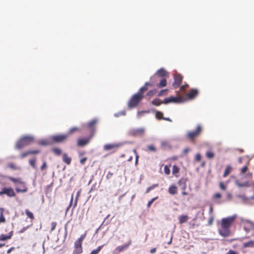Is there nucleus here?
<instances>
[{
  "label": "nucleus",
  "instance_id": "obj_32",
  "mask_svg": "<svg viewBox=\"0 0 254 254\" xmlns=\"http://www.w3.org/2000/svg\"><path fill=\"white\" fill-rule=\"evenodd\" d=\"M163 103L159 99L155 98L152 101V104L155 106H160L161 104Z\"/></svg>",
  "mask_w": 254,
  "mask_h": 254
},
{
  "label": "nucleus",
  "instance_id": "obj_19",
  "mask_svg": "<svg viewBox=\"0 0 254 254\" xmlns=\"http://www.w3.org/2000/svg\"><path fill=\"white\" fill-rule=\"evenodd\" d=\"M63 161L67 165H70L71 162V158L69 157L66 153L63 154Z\"/></svg>",
  "mask_w": 254,
  "mask_h": 254
},
{
  "label": "nucleus",
  "instance_id": "obj_22",
  "mask_svg": "<svg viewBox=\"0 0 254 254\" xmlns=\"http://www.w3.org/2000/svg\"><path fill=\"white\" fill-rule=\"evenodd\" d=\"M52 151L55 155L60 156L62 153V150L59 147H53L52 149Z\"/></svg>",
  "mask_w": 254,
  "mask_h": 254
},
{
  "label": "nucleus",
  "instance_id": "obj_45",
  "mask_svg": "<svg viewBox=\"0 0 254 254\" xmlns=\"http://www.w3.org/2000/svg\"><path fill=\"white\" fill-rule=\"evenodd\" d=\"M79 130V128H77V127H72L69 130V131L68 132V133H67V134H68V136L71 135L72 133H73L74 131H78Z\"/></svg>",
  "mask_w": 254,
  "mask_h": 254
},
{
  "label": "nucleus",
  "instance_id": "obj_56",
  "mask_svg": "<svg viewBox=\"0 0 254 254\" xmlns=\"http://www.w3.org/2000/svg\"><path fill=\"white\" fill-rule=\"evenodd\" d=\"M46 167H47V163L45 161V162H43L42 165L41 166V169L42 170H43L45 169Z\"/></svg>",
  "mask_w": 254,
  "mask_h": 254
},
{
  "label": "nucleus",
  "instance_id": "obj_30",
  "mask_svg": "<svg viewBox=\"0 0 254 254\" xmlns=\"http://www.w3.org/2000/svg\"><path fill=\"white\" fill-rule=\"evenodd\" d=\"M144 132L143 128H138L133 131V133L135 135H142Z\"/></svg>",
  "mask_w": 254,
  "mask_h": 254
},
{
  "label": "nucleus",
  "instance_id": "obj_33",
  "mask_svg": "<svg viewBox=\"0 0 254 254\" xmlns=\"http://www.w3.org/2000/svg\"><path fill=\"white\" fill-rule=\"evenodd\" d=\"M206 157L209 159H212L214 157L215 154L211 151H207L206 152Z\"/></svg>",
  "mask_w": 254,
  "mask_h": 254
},
{
  "label": "nucleus",
  "instance_id": "obj_59",
  "mask_svg": "<svg viewBox=\"0 0 254 254\" xmlns=\"http://www.w3.org/2000/svg\"><path fill=\"white\" fill-rule=\"evenodd\" d=\"M133 152L135 154V159L138 160V158H139V155L137 154V152L136 150L135 149H134L133 150Z\"/></svg>",
  "mask_w": 254,
  "mask_h": 254
},
{
  "label": "nucleus",
  "instance_id": "obj_64",
  "mask_svg": "<svg viewBox=\"0 0 254 254\" xmlns=\"http://www.w3.org/2000/svg\"><path fill=\"white\" fill-rule=\"evenodd\" d=\"M85 152H84V151L79 152L78 153V155L79 157H81V156H83L84 155H85Z\"/></svg>",
  "mask_w": 254,
  "mask_h": 254
},
{
  "label": "nucleus",
  "instance_id": "obj_13",
  "mask_svg": "<svg viewBox=\"0 0 254 254\" xmlns=\"http://www.w3.org/2000/svg\"><path fill=\"white\" fill-rule=\"evenodd\" d=\"M131 244V241L129 240L128 243L126 244H124L122 246H118L115 250L118 253H120L124 252L125 250L128 249L129 246Z\"/></svg>",
  "mask_w": 254,
  "mask_h": 254
},
{
  "label": "nucleus",
  "instance_id": "obj_50",
  "mask_svg": "<svg viewBox=\"0 0 254 254\" xmlns=\"http://www.w3.org/2000/svg\"><path fill=\"white\" fill-rule=\"evenodd\" d=\"M221 197V194L219 192L216 193L214 194V195H213V199H219Z\"/></svg>",
  "mask_w": 254,
  "mask_h": 254
},
{
  "label": "nucleus",
  "instance_id": "obj_63",
  "mask_svg": "<svg viewBox=\"0 0 254 254\" xmlns=\"http://www.w3.org/2000/svg\"><path fill=\"white\" fill-rule=\"evenodd\" d=\"M156 252V248H152L150 250V253L151 254H154L155 253V252Z\"/></svg>",
  "mask_w": 254,
  "mask_h": 254
},
{
  "label": "nucleus",
  "instance_id": "obj_9",
  "mask_svg": "<svg viewBox=\"0 0 254 254\" xmlns=\"http://www.w3.org/2000/svg\"><path fill=\"white\" fill-rule=\"evenodd\" d=\"M6 194L9 197H14L15 193L14 190L11 188H4L0 191V195Z\"/></svg>",
  "mask_w": 254,
  "mask_h": 254
},
{
  "label": "nucleus",
  "instance_id": "obj_5",
  "mask_svg": "<svg viewBox=\"0 0 254 254\" xmlns=\"http://www.w3.org/2000/svg\"><path fill=\"white\" fill-rule=\"evenodd\" d=\"M68 137V134H60L52 135L50 137V139L52 143H61L65 141Z\"/></svg>",
  "mask_w": 254,
  "mask_h": 254
},
{
  "label": "nucleus",
  "instance_id": "obj_2",
  "mask_svg": "<svg viewBox=\"0 0 254 254\" xmlns=\"http://www.w3.org/2000/svg\"><path fill=\"white\" fill-rule=\"evenodd\" d=\"M237 217V215L234 214L222 218L221 222V228L218 230L219 235L224 237L229 236L231 233L230 227L234 224Z\"/></svg>",
  "mask_w": 254,
  "mask_h": 254
},
{
  "label": "nucleus",
  "instance_id": "obj_49",
  "mask_svg": "<svg viewBox=\"0 0 254 254\" xmlns=\"http://www.w3.org/2000/svg\"><path fill=\"white\" fill-rule=\"evenodd\" d=\"M57 225V222H52L51 228V230H50L51 232L53 231L55 229Z\"/></svg>",
  "mask_w": 254,
  "mask_h": 254
},
{
  "label": "nucleus",
  "instance_id": "obj_41",
  "mask_svg": "<svg viewBox=\"0 0 254 254\" xmlns=\"http://www.w3.org/2000/svg\"><path fill=\"white\" fill-rule=\"evenodd\" d=\"M80 193H81V190H78L77 192V193H76V198H75V202H74V207H75L76 206V205H77V201H78V197L80 195Z\"/></svg>",
  "mask_w": 254,
  "mask_h": 254
},
{
  "label": "nucleus",
  "instance_id": "obj_42",
  "mask_svg": "<svg viewBox=\"0 0 254 254\" xmlns=\"http://www.w3.org/2000/svg\"><path fill=\"white\" fill-rule=\"evenodd\" d=\"M126 115V111L124 110V111H120L118 113L115 114L114 116L116 117H119L121 116H125Z\"/></svg>",
  "mask_w": 254,
  "mask_h": 254
},
{
  "label": "nucleus",
  "instance_id": "obj_53",
  "mask_svg": "<svg viewBox=\"0 0 254 254\" xmlns=\"http://www.w3.org/2000/svg\"><path fill=\"white\" fill-rule=\"evenodd\" d=\"M87 160V157H84L80 159V163L81 165H84L85 164V162Z\"/></svg>",
  "mask_w": 254,
  "mask_h": 254
},
{
  "label": "nucleus",
  "instance_id": "obj_38",
  "mask_svg": "<svg viewBox=\"0 0 254 254\" xmlns=\"http://www.w3.org/2000/svg\"><path fill=\"white\" fill-rule=\"evenodd\" d=\"M179 171L180 169L177 166L174 165L173 166L172 172L174 175L176 176V174L179 172Z\"/></svg>",
  "mask_w": 254,
  "mask_h": 254
},
{
  "label": "nucleus",
  "instance_id": "obj_60",
  "mask_svg": "<svg viewBox=\"0 0 254 254\" xmlns=\"http://www.w3.org/2000/svg\"><path fill=\"white\" fill-rule=\"evenodd\" d=\"M246 177L248 178H251L252 177V173L248 172L246 175Z\"/></svg>",
  "mask_w": 254,
  "mask_h": 254
},
{
  "label": "nucleus",
  "instance_id": "obj_43",
  "mask_svg": "<svg viewBox=\"0 0 254 254\" xmlns=\"http://www.w3.org/2000/svg\"><path fill=\"white\" fill-rule=\"evenodd\" d=\"M36 159L34 158L29 160V164L34 168H36Z\"/></svg>",
  "mask_w": 254,
  "mask_h": 254
},
{
  "label": "nucleus",
  "instance_id": "obj_26",
  "mask_svg": "<svg viewBox=\"0 0 254 254\" xmlns=\"http://www.w3.org/2000/svg\"><path fill=\"white\" fill-rule=\"evenodd\" d=\"M243 248H254V241L251 240L248 242L244 243L243 245Z\"/></svg>",
  "mask_w": 254,
  "mask_h": 254
},
{
  "label": "nucleus",
  "instance_id": "obj_6",
  "mask_svg": "<svg viewBox=\"0 0 254 254\" xmlns=\"http://www.w3.org/2000/svg\"><path fill=\"white\" fill-rule=\"evenodd\" d=\"M202 131V127L200 125H198L194 131H189L187 134V137L191 141L198 137Z\"/></svg>",
  "mask_w": 254,
  "mask_h": 254
},
{
  "label": "nucleus",
  "instance_id": "obj_27",
  "mask_svg": "<svg viewBox=\"0 0 254 254\" xmlns=\"http://www.w3.org/2000/svg\"><path fill=\"white\" fill-rule=\"evenodd\" d=\"M166 85H167V80L164 78H162L160 80V82L157 84V86L158 88H162V87L166 86Z\"/></svg>",
  "mask_w": 254,
  "mask_h": 254
},
{
  "label": "nucleus",
  "instance_id": "obj_29",
  "mask_svg": "<svg viewBox=\"0 0 254 254\" xmlns=\"http://www.w3.org/2000/svg\"><path fill=\"white\" fill-rule=\"evenodd\" d=\"M161 145L163 149L171 148V146L167 141H163L161 142Z\"/></svg>",
  "mask_w": 254,
  "mask_h": 254
},
{
  "label": "nucleus",
  "instance_id": "obj_16",
  "mask_svg": "<svg viewBox=\"0 0 254 254\" xmlns=\"http://www.w3.org/2000/svg\"><path fill=\"white\" fill-rule=\"evenodd\" d=\"M198 94V91L196 89H192L188 93L187 96L190 99H192L195 98Z\"/></svg>",
  "mask_w": 254,
  "mask_h": 254
},
{
  "label": "nucleus",
  "instance_id": "obj_35",
  "mask_svg": "<svg viewBox=\"0 0 254 254\" xmlns=\"http://www.w3.org/2000/svg\"><path fill=\"white\" fill-rule=\"evenodd\" d=\"M103 246V245L99 246L96 249L92 250L90 254H98Z\"/></svg>",
  "mask_w": 254,
  "mask_h": 254
},
{
  "label": "nucleus",
  "instance_id": "obj_12",
  "mask_svg": "<svg viewBox=\"0 0 254 254\" xmlns=\"http://www.w3.org/2000/svg\"><path fill=\"white\" fill-rule=\"evenodd\" d=\"M91 137L90 135L89 137L78 139L77 142V145L78 146H83L87 145Z\"/></svg>",
  "mask_w": 254,
  "mask_h": 254
},
{
  "label": "nucleus",
  "instance_id": "obj_17",
  "mask_svg": "<svg viewBox=\"0 0 254 254\" xmlns=\"http://www.w3.org/2000/svg\"><path fill=\"white\" fill-rule=\"evenodd\" d=\"M40 152L39 150H29L22 153L21 154V158H24L28 155L39 154Z\"/></svg>",
  "mask_w": 254,
  "mask_h": 254
},
{
  "label": "nucleus",
  "instance_id": "obj_4",
  "mask_svg": "<svg viewBox=\"0 0 254 254\" xmlns=\"http://www.w3.org/2000/svg\"><path fill=\"white\" fill-rule=\"evenodd\" d=\"M86 236V234L84 233L79 238L74 244V251L73 254H80L83 252L82 247V242Z\"/></svg>",
  "mask_w": 254,
  "mask_h": 254
},
{
  "label": "nucleus",
  "instance_id": "obj_46",
  "mask_svg": "<svg viewBox=\"0 0 254 254\" xmlns=\"http://www.w3.org/2000/svg\"><path fill=\"white\" fill-rule=\"evenodd\" d=\"M158 198V196H156L155 197H154L153 198H152L149 201H148V202L147 203V206L148 208H149L151 204H152V203L156 200Z\"/></svg>",
  "mask_w": 254,
  "mask_h": 254
},
{
  "label": "nucleus",
  "instance_id": "obj_36",
  "mask_svg": "<svg viewBox=\"0 0 254 254\" xmlns=\"http://www.w3.org/2000/svg\"><path fill=\"white\" fill-rule=\"evenodd\" d=\"M158 186H159L158 184H153V185L149 187L148 188H147L145 193H148L151 190L154 189L155 188L158 187Z\"/></svg>",
  "mask_w": 254,
  "mask_h": 254
},
{
  "label": "nucleus",
  "instance_id": "obj_8",
  "mask_svg": "<svg viewBox=\"0 0 254 254\" xmlns=\"http://www.w3.org/2000/svg\"><path fill=\"white\" fill-rule=\"evenodd\" d=\"M97 123V120L96 119H94L91 121H90L86 125V127L87 129L89 131L91 135V137H92L95 131V126Z\"/></svg>",
  "mask_w": 254,
  "mask_h": 254
},
{
  "label": "nucleus",
  "instance_id": "obj_34",
  "mask_svg": "<svg viewBox=\"0 0 254 254\" xmlns=\"http://www.w3.org/2000/svg\"><path fill=\"white\" fill-rule=\"evenodd\" d=\"M25 213L28 217H29L31 220L34 219V216L32 212H30L28 209L25 210Z\"/></svg>",
  "mask_w": 254,
  "mask_h": 254
},
{
  "label": "nucleus",
  "instance_id": "obj_39",
  "mask_svg": "<svg viewBox=\"0 0 254 254\" xmlns=\"http://www.w3.org/2000/svg\"><path fill=\"white\" fill-rule=\"evenodd\" d=\"M156 117L158 120L163 119L164 118L163 114L159 111H157L155 114Z\"/></svg>",
  "mask_w": 254,
  "mask_h": 254
},
{
  "label": "nucleus",
  "instance_id": "obj_11",
  "mask_svg": "<svg viewBox=\"0 0 254 254\" xmlns=\"http://www.w3.org/2000/svg\"><path fill=\"white\" fill-rule=\"evenodd\" d=\"M15 190L17 192H26L27 191V188L24 182H21L19 185L16 186Z\"/></svg>",
  "mask_w": 254,
  "mask_h": 254
},
{
  "label": "nucleus",
  "instance_id": "obj_61",
  "mask_svg": "<svg viewBox=\"0 0 254 254\" xmlns=\"http://www.w3.org/2000/svg\"><path fill=\"white\" fill-rule=\"evenodd\" d=\"M15 249L14 247H11L7 251V254H10L13 250Z\"/></svg>",
  "mask_w": 254,
  "mask_h": 254
},
{
  "label": "nucleus",
  "instance_id": "obj_31",
  "mask_svg": "<svg viewBox=\"0 0 254 254\" xmlns=\"http://www.w3.org/2000/svg\"><path fill=\"white\" fill-rule=\"evenodd\" d=\"M249 165V163L248 162L247 163V164H246L241 169V172H240V174L241 175H244V174H245L248 170V166Z\"/></svg>",
  "mask_w": 254,
  "mask_h": 254
},
{
  "label": "nucleus",
  "instance_id": "obj_7",
  "mask_svg": "<svg viewBox=\"0 0 254 254\" xmlns=\"http://www.w3.org/2000/svg\"><path fill=\"white\" fill-rule=\"evenodd\" d=\"M243 225L244 229L247 233L254 230V222L252 221L245 220L243 222Z\"/></svg>",
  "mask_w": 254,
  "mask_h": 254
},
{
  "label": "nucleus",
  "instance_id": "obj_40",
  "mask_svg": "<svg viewBox=\"0 0 254 254\" xmlns=\"http://www.w3.org/2000/svg\"><path fill=\"white\" fill-rule=\"evenodd\" d=\"M146 148L147 150L151 152H155L156 151V149L153 145H147Z\"/></svg>",
  "mask_w": 254,
  "mask_h": 254
},
{
  "label": "nucleus",
  "instance_id": "obj_54",
  "mask_svg": "<svg viewBox=\"0 0 254 254\" xmlns=\"http://www.w3.org/2000/svg\"><path fill=\"white\" fill-rule=\"evenodd\" d=\"M167 89L162 90L161 91H160L159 92V93H158V96H161L164 95V94L167 92Z\"/></svg>",
  "mask_w": 254,
  "mask_h": 254
},
{
  "label": "nucleus",
  "instance_id": "obj_25",
  "mask_svg": "<svg viewBox=\"0 0 254 254\" xmlns=\"http://www.w3.org/2000/svg\"><path fill=\"white\" fill-rule=\"evenodd\" d=\"M12 235V232H10L8 235L1 234L0 235V241H5L11 238Z\"/></svg>",
  "mask_w": 254,
  "mask_h": 254
},
{
  "label": "nucleus",
  "instance_id": "obj_20",
  "mask_svg": "<svg viewBox=\"0 0 254 254\" xmlns=\"http://www.w3.org/2000/svg\"><path fill=\"white\" fill-rule=\"evenodd\" d=\"M178 188L174 185L171 186L168 189V192L170 194L174 195L177 193Z\"/></svg>",
  "mask_w": 254,
  "mask_h": 254
},
{
  "label": "nucleus",
  "instance_id": "obj_51",
  "mask_svg": "<svg viewBox=\"0 0 254 254\" xmlns=\"http://www.w3.org/2000/svg\"><path fill=\"white\" fill-rule=\"evenodd\" d=\"M201 156L199 153H197L195 156V161L199 162L201 160Z\"/></svg>",
  "mask_w": 254,
  "mask_h": 254
},
{
  "label": "nucleus",
  "instance_id": "obj_58",
  "mask_svg": "<svg viewBox=\"0 0 254 254\" xmlns=\"http://www.w3.org/2000/svg\"><path fill=\"white\" fill-rule=\"evenodd\" d=\"M226 254H238L235 251L230 250Z\"/></svg>",
  "mask_w": 254,
  "mask_h": 254
},
{
  "label": "nucleus",
  "instance_id": "obj_55",
  "mask_svg": "<svg viewBox=\"0 0 254 254\" xmlns=\"http://www.w3.org/2000/svg\"><path fill=\"white\" fill-rule=\"evenodd\" d=\"M213 220H214V218L213 216H211L209 219V220H208V225H211L213 222Z\"/></svg>",
  "mask_w": 254,
  "mask_h": 254
},
{
  "label": "nucleus",
  "instance_id": "obj_44",
  "mask_svg": "<svg viewBox=\"0 0 254 254\" xmlns=\"http://www.w3.org/2000/svg\"><path fill=\"white\" fill-rule=\"evenodd\" d=\"M156 93H157V90H156V89L151 90L149 92H148V93H147V95L149 97H151V96H152L154 95L155 94H156Z\"/></svg>",
  "mask_w": 254,
  "mask_h": 254
},
{
  "label": "nucleus",
  "instance_id": "obj_24",
  "mask_svg": "<svg viewBox=\"0 0 254 254\" xmlns=\"http://www.w3.org/2000/svg\"><path fill=\"white\" fill-rule=\"evenodd\" d=\"M232 170V167L230 165H227L225 169L223 177L224 178L226 177L230 173Z\"/></svg>",
  "mask_w": 254,
  "mask_h": 254
},
{
  "label": "nucleus",
  "instance_id": "obj_52",
  "mask_svg": "<svg viewBox=\"0 0 254 254\" xmlns=\"http://www.w3.org/2000/svg\"><path fill=\"white\" fill-rule=\"evenodd\" d=\"M219 187L222 190H225L226 189V187L224 185L223 182L219 183Z\"/></svg>",
  "mask_w": 254,
  "mask_h": 254
},
{
  "label": "nucleus",
  "instance_id": "obj_28",
  "mask_svg": "<svg viewBox=\"0 0 254 254\" xmlns=\"http://www.w3.org/2000/svg\"><path fill=\"white\" fill-rule=\"evenodd\" d=\"M189 219V217L187 215H181L179 218V223L182 224L186 222Z\"/></svg>",
  "mask_w": 254,
  "mask_h": 254
},
{
  "label": "nucleus",
  "instance_id": "obj_3",
  "mask_svg": "<svg viewBox=\"0 0 254 254\" xmlns=\"http://www.w3.org/2000/svg\"><path fill=\"white\" fill-rule=\"evenodd\" d=\"M34 141V138L30 135H25L21 137L16 142L15 147L20 149L24 147L29 145Z\"/></svg>",
  "mask_w": 254,
  "mask_h": 254
},
{
  "label": "nucleus",
  "instance_id": "obj_14",
  "mask_svg": "<svg viewBox=\"0 0 254 254\" xmlns=\"http://www.w3.org/2000/svg\"><path fill=\"white\" fill-rule=\"evenodd\" d=\"M119 147V144H107L104 146V149L105 150H113V153L116 151V149Z\"/></svg>",
  "mask_w": 254,
  "mask_h": 254
},
{
  "label": "nucleus",
  "instance_id": "obj_47",
  "mask_svg": "<svg viewBox=\"0 0 254 254\" xmlns=\"http://www.w3.org/2000/svg\"><path fill=\"white\" fill-rule=\"evenodd\" d=\"M164 173L166 175H168L170 174V170L169 167L167 165L165 166L164 167Z\"/></svg>",
  "mask_w": 254,
  "mask_h": 254
},
{
  "label": "nucleus",
  "instance_id": "obj_62",
  "mask_svg": "<svg viewBox=\"0 0 254 254\" xmlns=\"http://www.w3.org/2000/svg\"><path fill=\"white\" fill-rule=\"evenodd\" d=\"M41 143H42V144L45 145H47L50 144V143L49 142H47V141H42L41 142Z\"/></svg>",
  "mask_w": 254,
  "mask_h": 254
},
{
  "label": "nucleus",
  "instance_id": "obj_23",
  "mask_svg": "<svg viewBox=\"0 0 254 254\" xmlns=\"http://www.w3.org/2000/svg\"><path fill=\"white\" fill-rule=\"evenodd\" d=\"M8 179L15 184L16 186L17 185H19L21 182H22L20 178H14L12 177H8Z\"/></svg>",
  "mask_w": 254,
  "mask_h": 254
},
{
  "label": "nucleus",
  "instance_id": "obj_18",
  "mask_svg": "<svg viewBox=\"0 0 254 254\" xmlns=\"http://www.w3.org/2000/svg\"><path fill=\"white\" fill-rule=\"evenodd\" d=\"M156 75H157L159 77H164L168 76L169 75V73L164 68H162L157 71Z\"/></svg>",
  "mask_w": 254,
  "mask_h": 254
},
{
  "label": "nucleus",
  "instance_id": "obj_1",
  "mask_svg": "<svg viewBox=\"0 0 254 254\" xmlns=\"http://www.w3.org/2000/svg\"><path fill=\"white\" fill-rule=\"evenodd\" d=\"M155 83L154 82H152V83L149 82H146L145 85L140 88L138 92L134 94L130 99L129 100L127 106L128 108L131 109L136 107L138 104L140 102L142 99L144 97V93L148 90L147 86H153Z\"/></svg>",
  "mask_w": 254,
  "mask_h": 254
},
{
  "label": "nucleus",
  "instance_id": "obj_48",
  "mask_svg": "<svg viewBox=\"0 0 254 254\" xmlns=\"http://www.w3.org/2000/svg\"><path fill=\"white\" fill-rule=\"evenodd\" d=\"M110 215L108 214L104 219L103 223H106V224H109L111 222V220L109 219Z\"/></svg>",
  "mask_w": 254,
  "mask_h": 254
},
{
  "label": "nucleus",
  "instance_id": "obj_57",
  "mask_svg": "<svg viewBox=\"0 0 254 254\" xmlns=\"http://www.w3.org/2000/svg\"><path fill=\"white\" fill-rule=\"evenodd\" d=\"M8 167L10 168H12V169H16V166L15 165L13 164V163H10L8 165Z\"/></svg>",
  "mask_w": 254,
  "mask_h": 254
},
{
  "label": "nucleus",
  "instance_id": "obj_15",
  "mask_svg": "<svg viewBox=\"0 0 254 254\" xmlns=\"http://www.w3.org/2000/svg\"><path fill=\"white\" fill-rule=\"evenodd\" d=\"M180 101L179 98L173 96H171L165 98L163 101V103L167 104L169 103L174 102L177 103Z\"/></svg>",
  "mask_w": 254,
  "mask_h": 254
},
{
  "label": "nucleus",
  "instance_id": "obj_10",
  "mask_svg": "<svg viewBox=\"0 0 254 254\" xmlns=\"http://www.w3.org/2000/svg\"><path fill=\"white\" fill-rule=\"evenodd\" d=\"M183 77L181 74L174 75V81L173 83L174 88L176 89L178 88L182 82Z\"/></svg>",
  "mask_w": 254,
  "mask_h": 254
},
{
  "label": "nucleus",
  "instance_id": "obj_21",
  "mask_svg": "<svg viewBox=\"0 0 254 254\" xmlns=\"http://www.w3.org/2000/svg\"><path fill=\"white\" fill-rule=\"evenodd\" d=\"M4 211L3 208H0V224L5 223L6 221L3 214Z\"/></svg>",
  "mask_w": 254,
  "mask_h": 254
},
{
  "label": "nucleus",
  "instance_id": "obj_37",
  "mask_svg": "<svg viewBox=\"0 0 254 254\" xmlns=\"http://www.w3.org/2000/svg\"><path fill=\"white\" fill-rule=\"evenodd\" d=\"M236 184L237 185V186H238L240 188L244 187H248L249 186L248 185V184H249L248 182H245V183H240L238 181H236Z\"/></svg>",
  "mask_w": 254,
  "mask_h": 254
}]
</instances>
